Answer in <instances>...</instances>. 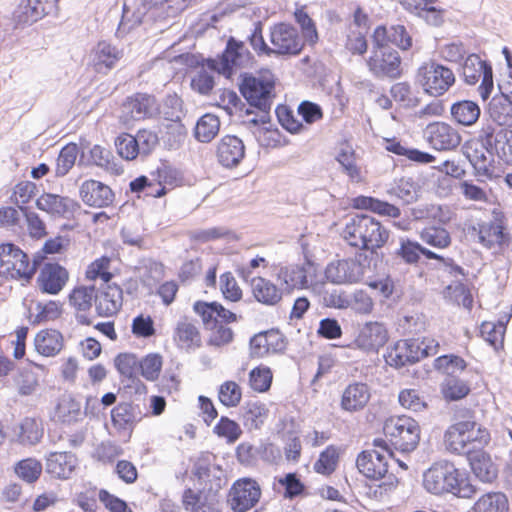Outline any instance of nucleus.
Instances as JSON below:
<instances>
[{
	"instance_id": "1",
	"label": "nucleus",
	"mask_w": 512,
	"mask_h": 512,
	"mask_svg": "<svg viewBox=\"0 0 512 512\" xmlns=\"http://www.w3.org/2000/svg\"><path fill=\"white\" fill-rule=\"evenodd\" d=\"M423 486L432 494L452 493L460 498H471L475 487L465 475L449 461L434 463L423 475Z\"/></svg>"
},
{
	"instance_id": "2",
	"label": "nucleus",
	"mask_w": 512,
	"mask_h": 512,
	"mask_svg": "<svg viewBox=\"0 0 512 512\" xmlns=\"http://www.w3.org/2000/svg\"><path fill=\"white\" fill-rule=\"evenodd\" d=\"M342 235L350 246L374 251L386 244L389 231L374 217L355 214L347 218Z\"/></svg>"
},
{
	"instance_id": "3",
	"label": "nucleus",
	"mask_w": 512,
	"mask_h": 512,
	"mask_svg": "<svg viewBox=\"0 0 512 512\" xmlns=\"http://www.w3.org/2000/svg\"><path fill=\"white\" fill-rule=\"evenodd\" d=\"M239 90L247 102L258 108L262 115L260 119L253 118L250 120L253 124L266 123L271 109L273 98L275 97V79L271 73H264L259 76L251 74L241 75Z\"/></svg>"
},
{
	"instance_id": "4",
	"label": "nucleus",
	"mask_w": 512,
	"mask_h": 512,
	"mask_svg": "<svg viewBox=\"0 0 512 512\" xmlns=\"http://www.w3.org/2000/svg\"><path fill=\"white\" fill-rule=\"evenodd\" d=\"M474 421H460L451 425L445 432L446 449L455 454L468 455L477 448L483 447L489 441L486 429L477 427Z\"/></svg>"
},
{
	"instance_id": "5",
	"label": "nucleus",
	"mask_w": 512,
	"mask_h": 512,
	"mask_svg": "<svg viewBox=\"0 0 512 512\" xmlns=\"http://www.w3.org/2000/svg\"><path fill=\"white\" fill-rule=\"evenodd\" d=\"M383 431L391 445L401 452L413 451L420 440V427L418 423L406 415L387 419L384 423Z\"/></svg>"
},
{
	"instance_id": "6",
	"label": "nucleus",
	"mask_w": 512,
	"mask_h": 512,
	"mask_svg": "<svg viewBox=\"0 0 512 512\" xmlns=\"http://www.w3.org/2000/svg\"><path fill=\"white\" fill-rule=\"evenodd\" d=\"M191 0H138L137 7L129 18L130 11L124 5L122 20L118 27L119 33H128L143 22V18L151 10H163L168 16H174L185 10Z\"/></svg>"
},
{
	"instance_id": "7",
	"label": "nucleus",
	"mask_w": 512,
	"mask_h": 512,
	"mask_svg": "<svg viewBox=\"0 0 512 512\" xmlns=\"http://www.w3.org/2000/svg\"><path fill=\"white\" fill-rule=\"evenodd\" d=\"M416 81L425 93L433 97L445 94L455 83L453 71L435 61L423 63L417 70Z\"/></svg>"
},
{
	"instance_id": "8",
	"label": "nucleus",
	"mask_w": 512,
	"mask_h": 512,
	"mask_svg": "<svg viewBox=\"0 0 512 512\" xmlns=\"http://www.w3.org/2000/svg\"><path fill=\"white\" fill-rule=\"evenodd\" d=\"M251 60V53L245 44L234 37H230L221 57L219 59H208L206 64L209 69L230 78L237 69L249 66Z\"/></svg>"
},
{
	"instance_id": "9",
	"label": "nucleus",
	"mask_w": 512,
	"mask_h": 512,
	"mask_svg": "<svg viewBox=\"0 0 512 512\" xmlns=\"http://www.w3.org/2000/svg\"><path fill=\"white\" fill-rule=\"evenodd\" d=\"M35 264L13 244L0 245V275L6 278L23 279L28 282L35 273Z\"/></svg>"
},
{
	"instance_id": "10",
	"label": "nucleus",
	"mask_w": 512,
	"mask_h": 512,
	"mask_svg": "<svg viewBox=\"0 0 512 512\" xmlns=\"http://www.w3.org/2000/svg\"><path fill=\"white\" fill-rule=\"evenodd\" d=\"M259 483L248 477L236 480L227 495V504L233 512H247L257 505L261 498Z\"/></svg>"
},
{
	"instance_id": "11",
	"label": "nucleus",
	"mask_w": 512,
	"mask_h": 512,
	"mask_svg": "<svg viewBox=\"0 0 512 512\" xmlns=\"http://www.w3.org/2000/svg\"><path fill=\"white\" fill-rule=\"evenodd\" d=\"M461 70L463 79L468 85H474L482 78L478 90L482 99L486 100L494 87L491 65L482 61L477 54H469L465 58Z\"/></svg>"
},
{
	"instance_id": "12",
	"label": "nucleus",
	"mask_w": 512,
	"mask_h": 512,
	"mask_svg": "<svg viewBox=\"0 0 512 512\" xmlns=\"http://www.w3.org/2000/svg\"><path fill=\"white\" fill-rule=\"evenodd\" d=\"M367 67L377 79H396L401 75V58L394 49H372Z\"/></svg>"
},
{
	"instance_id": "13",
	"label": "nucleus",
	"mask_w": 512,
	"mask_h": 512,
	"mask_svg": "<svg viewBox=\"0 0 512 512\" xmlns=\"http://www.w3.org/2000/svg\"><path fill=\"white\" fill-rule=\"evenodd\" d=\"M59 0H23L13 12L15 26L31 25L44 16L57 13Z\"/></svg>"
},
{
	"instance_id": "14",
	"label": "nucleus",
	"mask_w": 512,
	"mask_h": 512,
	"mask_svg": "<svg viewBox=\"0 0 512 512\" xmlns=\"http://www.w3.org/2000/svg\"><path fill=\"white\" fill-rule=\"evenodd\" d=\"M270 39L273 45L272 54L297 55L304 45L298 30L285 23L275 25L271 29Z\"/></svg>"
},
{
	"instance_id": "15",
	"label": "nucleus",
	"mask_w": 512,
	"mask_h": 512,
	"mask_svg": "<svg viewBox=\"0 0 512 512\" xmlns=\"http://www.w3.org/2000/svg\"><path fill=\"white\" fill-rule=\"evenodd\" d=\"M365 267L354 258L330 263L325 271L326 278L335 284L356 283L362 279Z\"/></svg>"
},
{
	"instance_id": "16",
	"label": "nucleus",
	"mask_w": 512,
	"mask_h": 512,
	"mask_svg": "<svg viewBox=\"0 0 512 512\" xmlns=\"http://www.w3.org/2000/svg\"><path fill=\"white\" fill-rule=\"evenodd\" d=\"M123 57V50L107 41H99L88 55V64L97 73L106 74Z\"/></svg>"
},
{
	"instance_id": "17",
	"label": "nucleus",
	"mask_w": 512,
	"mask_h": 512,
	"mask_svg": "<svg viewBox=\"0 0 512 512\" xmlns=\"http://www.w3.org/2000/svg\"><path fill=\"white\" fill-rule=\"evenodd\" d=\"M201 491L219 494V491L227 483L225 471L218 465L211 464L205 460H198L193 469Z\"/></svg>"
},
{
	"instance_id": "18",
	"label": "nucleus",
	"mask_w": 512,
	"mask_h": 512,
	"mask_svg": "<svg viewBox=\"0 0 512 512\" xmlns=\"http://www.w3.org/2000/svg\"><path fill=\"white\" fill-rule=\"evenodd\" d=\"M422 358L423 352L416 339L400 340L393 347L388 348L385 354L386 363L396 368L414 364Z\"/></svg>"
},
{
	"instance_id": "19",
	"label": "nucleus",
	"mask_w": 512,
	"mask_h": 512,
	"mask_svg": "<svg viewBox=\"0 0 512 512\" xmlns=\"http://www.w3.org/2000/svg\"><path fill=\"white\" fill-rule=\"evenodd\" d=\"M389 339L388 330L380 322H367L360 329L354 343L364 352L377 353Z\"/></svg>"
},
{
	"instance_id": "20",
	"label": "nucleus",
	"mask_w": 512,
	"mask_h": 512,
	"mask_svg": "<svg viewBox=\"0 0 512 512\" xmlns=\"http://www.w3.org/2000/svg\"><path fill=\"white\" fill-rule=\"evenodd\" d=\"M425 137L428 143L436 150H452L456 148L461 137L456 129L444 122H435L429 124L425 131Z\"/></svg>"
},
{
	"instance_id": "21",
	"label": "nucleus",
	"mask_w": 512,
	"mask_h": 512,
	"mask_svg": "<svg viewBox=\"0 0 512 512\" xmlns=\"http://www.w3.org/2000/svg\"><path fill=\"white\" fill-rule=\"evenodd\" d=\"M462 151L478 176L492 177L493 154L483 142L478 140L466 142L462 147Z\"/></svg>"
},
{
	"instance_id": "22",
	"label": "nucleus",
	"mask_w": 512,
	"mask_h": 512,
	"mask_svg": "<svg viewBox=\"0 0 512 512\" xmlns=\"http://www.w3.org/2000/svg\"><path fill=\"white\" fill-rule=\"evenodd\" d=\"M159 112V104L153 95L136 93L123 103V114L132 120L152 118Z\"/></svg>"
},
{
	"instance_id": "23",
	"label": "nucleus",
	"mask_w": 512,
	"mask_h": 512,
	"mask_svg": "<svg viewBox=\"0 0 512 512\" xmlns=\"http://www.w3.org/2000/svg\"><path fill=\"white\" fill-rule=\"evenodd\" d=\"M68 271L58 263H45L37 277L39 289L46 294L56 295L66 285Z\"/></svg>"
},
{
	"instance_id": "24",
	"label": "nucleus",
	"mask_w": 512,
	"mask_h": 512,
	"mask_svg": "<svg viewBox=\"0 0 512 512\" xmlns=\"http://www.w3.org/2000/svg\"><path fill=\"white\" fill-rule=\"evenodd\" d=\"M356 466L366 478L379 480L388 472L387 456L374 449L364 450L358 455Z\"/></svg>"
},
{
	"instance_id": "25",
	"label": "nucleus",
	"mask_w": 512,
	"mask_h": 512,
	"mask_svg": "<svg viewBox=\"0 0 512 512\" xmlns=\"http://www.w3.org/2000/svg\"><path fill=\"white\" fill-rule=\"evenodd\" d=\"M216 156L218 162L226 167H236L245 156V145L235 135H225L217 143Z\"/></svg>"
},
{
	"instance_id": "26",
	"label": "nucleus",
	"mask_w": 512,
	"mask_h": 512,
	"mask_svg": "<svg viewBox=\"0 0 512 512\" xmlns=\"http://www.w3.org/2000/svg\"><path fill=\"white\" fill-rule=\"evenodd\" d=\"M123 293L117 285H102L95 294V308L99 316L110 317L122 307Z\"/></svg>"
},
{
	"instance_id": "27",
	"label": "nucleus",
	"mask_w": 512,
	"mask_h": 512,
	"mask_svg": "<svg viewBox=\"0 0 512 512\" xmlns=\"http://www.w3.org/2000/svg\"><path fill=\"white\" fill-rule=\"evenodd\" d=\"M78 465L77 457L71 452H50L46 456L45 471L55 479L66 480Z\"/></svg>"
},
{
	"instance_id": "28",
	"label": "nucleus",
	"mask_w": 512,
	"mask_h": 512,
	"mask_svg": "<svg viewBox=\"0 0 512 512\" xmlns=\"http://www.w3.org/2000/svg\"><path fill=\"white\" fill-rule=\"evenodd\" d=\"M311 268L309 262L281 266L277 272V279L287 291L305 289L309 286L308 276Z\"/></svg>"
},
{
	"instance_id": "29",
	"label": "nucleus",
	"mask_w": 512,
	"mask_h": 512,
	"mask_svg": "<svg viewBox=\"0 0 512 512\" xmlns=\"http://www.w3.org/2000/svg\"><path fill=\"white\" fill-rule=\"evenodd\" d=\"M182 498L184 507L189 512H221L219 494L186 489Z\"/></svg>"
},
{
	"instance_id": "30",
	"label": "nucleus",
	"mask_w": 512,
	"mask_h": 512,
	"mask_svg": "<svg viewBox=\"0 0 512 512\" xmlns=\"http://www.w3.org/2000/svg\"><path fill=\"white\" fill-rule=\"evenodd\" d=\"M82 201L91 207H107L114 200V193L109 186L96 180H87L80 187Z\"/></svg>"
},
{
	"instance_id": "31",
	"label": "nucleus",
	"mask_w": 512,
	"mask_h": 512,
	"mask_svg": "<svg viewBox=\"0 0 512 512\" xmlns=\"http://www.w3.org/2000/svg\"><path fill=\"white\" fill-rule=\"evenodd\" d=\"M194 311L202 318L205 327H214L216 324L235 322L236 314L228 309H225L217 302H201L198 301L194 304Z\"/></svg>"
},
{
	"instance_id": "32",
	"label": "nucleus",
	"mask_w": 512,
	"mask_h": 512,
	"mask_svg": "<svg viewBox=\"0 0 512 512\" xmlns=\"http://www.w3.org/2000/svg\"><path fill=\"white\" fill-rule=\"evenodd\" d=\"M36 206L38 209L57 217L73 214L78 208V204L73 199L52 193L42 194L37 199Z\"/></svg>"
},
{
	"instance_id": "33",
	"label": "nucleus",
	"mask_w": 512,
	"mask_h": 512,
	"mask_svg": "<svg viewBox=\"0 0 512 512\" xmlns=\"http://www.w3.org/2000/svg\"><path fill=\"white\" fill-rule=\"evenodd\" d=\"M370 389L363 382L350 383L342 392L340 407L347 412L362 410L370 399Z\"/></svg>"
},
{
	"instance_id": "34",
	"label": "nucleus",
	"mask_w": 512,
	"mask_h": 512,
	"mask_svg": "<svg viewBox=\"0 0 512 512\" xmlns=\"http://www.w3.org/2000/svg\"><path fill=\"white\" fill-rule=\"evenodd\" d=\"M474 475L482 482L491 483L497 477V469L490 456L482 450L475 449L467 455Z\"/></svg>"
},
{
	"instance_id": "35",
	"label": "nucleus",
	"mask_w": 512,
	"mask_h": 512,
	"mask_svg": "<svg viewBox=\"0 0 512 512\" xmlns=\"http://www.w3.org/2000/svg\"><path fill=\"white\" fill-rule=\"evenodd\" d=\"M251 287L255 299L264 305L274 306L282 299V290L266 278H253Z\"/></svg>"
},
{
	"instance_id": "36",
	"label": "nucleus",
	"mask_w": 512,
	"mask_h": 512,
	"mask_svg": "<svg viewBox=\"0 0 512 512\" xmlns=\"http://www.w3.org/2000/svg\"><path fill=\"white\" fill-rule=\"evenodd\" d=\"M36 351L46 357L56 356L63 348V336L54 329H45L37 333L35 340Z\"/></svg>"
},
{
	"instance_id": "37",
	"label": "nucleus",
	"mask_w": 512,
	"mask_h": 512,
	"mask_svg": "<svg viewBox=\"0 0 512 512\" xmlns=\"http://www.w3.org/2000/svg\"><path fill=\"white\" fill-rule=\"evenodd\" d=\"M335 159L341 166L342 172L348 176L351 182L360 183L364 181V172L358 165L356 153L351 147L341 148Z\"/></svg>"
},
{
	"instance_id": "38",
	"label": "nucleus",
	"mask_w": 512,
	"mask_h": 512,
	"mask_svg": "<svg viewBox=\"0 0 512 512\" xmlns=\"http://www.w3.org/2000/svg\"><path fill=\"white\" fill-rule=\"evenodd\" d=\"M174 339L178 346L184 349L197 348L201 345V337L197 327L187 318L177 323Z\"/></svg>"
},
{
	"instance_id": "39",
	"label": "nucleus",
	"mask_w": 512,
	"mask_h": 512,
	"mask_svg": "<svg viewBox=\"0 0 512 512\" xmlns=\"http://www.w3.org/2000/svg\"><path fill=\"white\" fill-rule=\"evenodd\" d=\"M490 118L500 126H512V99L495 95L489 103Z\"/></svg>"
},
{
	"instance_id": "40",
	"label": "nucleus",
	"mask_w": 512,
	"mask_h": 512,
	"mask_svg": "<svg viewBox=\"0 0 512 512\" xmlns=\"http://www.w3.org/2000/svg\"><path fill=\"white\" fill-rule=\"evenodd\" d=\"M487 143L494 146L496 154L503 162L512 165V130L500 129L487 135Z\"/></svg>"
},
{
	"instance_id": "41",
	"label": "nucleus",
	"mask_w": 512,
	"mask_h": 512,
	"mask_svg": "<svg viewBox=\"0 0 512 512\" xmlns=\"http://www.w3.org/2000/svg\"><path fill=\"white\" fill-rule=\"evenodd\" d=\"M412 215L417 220H434L439 223H448L452 218V211L446 205L421 204L412 209Z\"/></svg>"
},
{
	"instance_id": "42",
	"label": "nucleus",
	"mask_w": 512,
	"mask_h": 512,
	"mask_svg": "<svg viewBox=\"0 0 512 512\" xmlns=\"http://www.w3.org/2000/svg\"><path fill=\"white\" fill-rule=\"evenodd\" d=\"M396 254L400 256L406 263H417L420 254L424 255L427 259H442V256L421 246L419 243L411 240H401L400 248Z\"/></svg>"
},
{
	"instance_id": "43",
	"label": "nucleus",
	"mask_w": 512,
	"mask_h": 512,
	"mask_svg": "<svg viewBox=\"0 0 512 512\" xmlns=\"http://www.w3.org/2000/svg\"><path fill=\"white\" fill-rule=\"evenodd\" d=\"M453 119L464 126L473 125L480 116V108L477 103L470 100H463L451 106Z\"/></svg>"
},
{
	"instance_id": "44",
	"label": "nucleus",
	"mask_w": 512,
	"mask_h": 512,
	"mask_svg": "<svg viewBox=\"0 0 512 512\" xmlns=\"http://www.w3.org/2000/svg\"><path fill=\"white\" fill-rule=\"evenodd\" d=\"M220 129V120L214 114H204L196 123L194 129L195 138L202 143L211 142Z\"/></svg>"
},
{
	"instance_id": "45",
	"label": "nucleus",
	"mask_w": 512,
	"mask_h": 512,
	"mask_svg": "<svg viewBox=\"0 0 512 512\" xmlns=\"http://www.w3.org/2000/svg\"><path fill=\"white\" fill-rule=\"evenodd\" d=\"M279 338V334L275 332H266L255 335L250 340L251 355L253 357L261 358L267 355L271 350L282 348V345H279L278 343Z\"/></svg>"
},
{
	"instance_id": "46",
	"label": "nucleus",
	"mask_w": 512,
	"mask_h": 512,
	"mask_svg": "<svg viewBox=\"0 0 512 512\" xmlns=\"http://www.w3.org/2000/svg\"><path fill=\"white\" fill-rule=\"evenodd\" d=\"M418 192L419 186L412 178H401L387 190L390 196L398 198L404 204L416 201Z\"/></svg>"
},
{
	"instance_id": "47",
	"label": "nucleus",
	"mask_w": 512,
	"mask_h": 512,
	"mask_svg": "<svg viewBox=\"0 0 512 512\" xmlns=\"http://www.w3.org/2000/svg\"><path fill=\"white\" fill-rule=\"evenodd\" d=\"M475 512H507V497L500 492H491L478 499L473 507Z\"/></svg>"
},
{
	"instance_id": "48",
	"label": "nucleus",
	"mask_w": 512,
	"mask_h": 512,
	"mask_svg": "<svg viewBox=\"0 0 512 512\" xmlns=\"http://www.w3.org/2000/svg\"><path fill=\"white\" fill-rule=\"evenodd\" d=\"M81 414L80 403L70 395H65L60 399L55 411V416L63 423L76 422Z\"/></svg>"
},
{
	"instance_id": "49",
	"label": "nucleus",
	"mask_w": 512,
	"mask_h": 512,
	"mask_svg": "<svg viewBox=\"0 0 512 512\" xmlns=\"http://www.w3.org/2000/svg\"><path fill=\"white\" fill-rule=\"evenodd\" d=\"M244 424L249 429H258L268 415L265 405L259 401H249L243 407Z\"/></svg>"
},
{
	"instance_id": "50",
	"label": "nucleus",
	"mask_w": 512,
	"mask_h": 512,
	"mask_svg": "<svg viewBox=\"0 0 512 512\" xmlns=\"http://www.w3.org/2000/svg\"><path fill=\"white\" fill-rule=\"evenodd\" d=\"M420 239L424 243L437 249L449 247L452 241L448 230L440 226H429L424 228L420 232Z\"/></svg>"
},
{
	"instance_id": "51",
	"label": "nucleus",
	"mask_w": 512,
	"mask_h": 512,
	"mask_svg": "<svg viewBox=\"0 0 512 512\" xmlns=\"http://www.w3.org/2000/svg\"><path fill=\"white\" fill-rule=\"evenodd\" d=\"M479 242L490 248L495 244H503L508 238L503 227L498 223L483 224L478 233Z\"/></svg>"
},
{
	"instance_id": "52",
	"label": "nucleus",
	"mask_w": 512,
	"mask_h": 512,
	"mask_svg": "<svg viewBox=\"0 0 512 512\" xmlns=\"http://www.w3.org/2000/svg\"><path fill=\"white\" fill-rule=\"evenodd\" d=\"M78 155V146L75 143L65 145L56 160L55 175L63 177L72 169Z\"/></svg>"
},
{
	"instance_id": "53",
	"label": "nucleus",
	"mask_w": 512,
	"mask_h": 512,
	"mask_svg": "<svg viewBox=\"0 0 512 512\" xmlns=\"http://www.w3.org/2000/svg\"><path fill=\"white\" fill-rule=\"evenodd\" d=\"M441 389L444 397L451 401L464 398L470 391L467 383L454 375L445 377Z\"/></svg>"
},
{
	"instance_id": "54",
	"label": "nucleus",
	"mask_w": 512,
	"mask_h": 512,
	"mask_svg": "<svg viewBox=\"0 0 512 512\" xmlns=\"http://www.w3.org/2000/svg\"><path fill=\"white\" fill-rule=\"evenodd\" d=\"M390 94L395 101L400 102L406 108H414L420 102L411 85L407 82L393 84L390 89Z\"/></svg>"
},
{
	"instance_id": "55",
	"label": "nucleus",
	"mask_w": 512,
	"mask_h": 512,
	"mask_svg": "<svg viewBox=\"0 0 512 512\" xmlns=\"http://www.w3.org/2000/svg\"><path fill=\"white\" fill-rule=\"evenodd\" d=\"M339 460V454L337 448L334 446H328L319 455L318 460L314 463L315 472L322 475L332 474L337 467Z\"/></svg>"
},
{
	"instance_id": "56",
	"label": "nucleus",
	"mask_w": 512,
	"mask_h": 512,
	"mask_svg": "<svg viewBox=\"0 0 512 512\" xmlns=\"http://www.w3.org/2000/svg\"><path fill=\"white\" fill-rule=\"evenodd\" d=\"M94 286H80L73 289L69 295L70 304L78 311H87L92 306V300H95Z\"/></svg>"
},
{
	"instance_id": "57",
	"label": "nucleus",
	"mask_w": 512,
	"mask_h": 512,
	"mask_svg": "<svg viewBox=\"0 0 512 512\" xmlns=\"http://www.w3.org/2000/svg\"><path fill=\"white\" fill-rule=\"evenodd\" d=\"M219 401L226 407H236L242 399V390L234 381H225L219 387Z\"/></svg>"
},
{
	"instance_id": "58",
	"label": "nucleus",
	"mask_w": 512,
	"mask_h": 512,
	"mask_svg": "<svg viewBox=\"0 0 512 512\" xmlns=\"http://www.w3.org/2000/svg\"><path fill=\"white\" fill-rule=\"evenodd\" d=\"M434 367L446 376H456L458 372H462L466 368V362L457 355H442L435 359Z\"/></svg>"
},
{
	"instance_id": "59",
	"label": "nucleus",
	"mask_w": 512,
	"mask_h": 512,
	"mask_svg": "<svg viewBox=\"0 0 512 512\" xmlns=\"http://www.w3.org/2000/svg\"><path fill=\"white\" fill-rule=\"evenodd\" d=\"M294 16L296 22L301 27V32L305 41L310 45L316 44L318 42L319 37L314 21L310 18V16L305 12L303 8L296 9Z\"/></svg>"
},
{
	"instance_id": "60",
	"label": "nucleus",
	"mask_w": 512,
	"mask_h": 512,
	"mask_svg": "<svg viewBox=\"0 0 512 512\" xmlns=\"http://www.w3.org/2000/svg\"><path fill=\"white\" fill-rule=\"evenodd\" d=\"M42 469V464L38 460L27 458L18 462L15 472L24 481L33 483L40 477Z\"/></svg>"
},
{
	"instance_id": "61",
	"label": "nucleus",
	"mask_w": 512,
	"mask_h": 512,
	"mask_svg": "<svg viewBox=\"0 0 512 512\" xmlns=\"http://www.w3.org/2000/svg\"><path fill=\"white\" fill-rule=\"evenodd\" d=\"M162 357L157 353L146 355L140 362L141 375L148 381H155L162 369Z\"/></svg>"
},
{
	"instance_id": "62",
	"label": "nucleus",
	"mask_w": 512,
	"mask_h": 512,
	"mask_svg": "<svg viewBox=\"0 0 512 512\" xmlns=\"http://www.w3.org/2000/svg\"><path fill=\"white\" fill-rule=\"evenodd\" d=\"M115 147L119 156L125 160H133L140 154L137 140L127 133H123L116 138Z\"/></svg>"
},
{
	"instance_id": "63",
	"label": "nucleus",
	"mask_w": 512,
	"mask_h": 512,
	"mask_svg": "<svg viewBox=\"0 0 512 512\" xmlns=\"http://www.w3.org/2000/svg\"><path fill=\"white\" fill-rule=\"evenodd\" d=\"M272 383V372L268 367H256L249 373L250 387L257 392L267 391Z\"/></svg>"
},
{
	"instance_id": "64",
	"label": "nucleus",
	"mask_w": 512,
	"mask_h": 512,
	"mask_svg": "<svg viewBox=\"0 0 512 512\" xmlns=\"http://www.w3.org/2000/svg\"><path fill=\"white\" fill-rule=\"evenodd\" d=\"M183 101L176 94L168 95L159 112L165 120H181L184 117Z\"/></svg>"
}]
</instances>
